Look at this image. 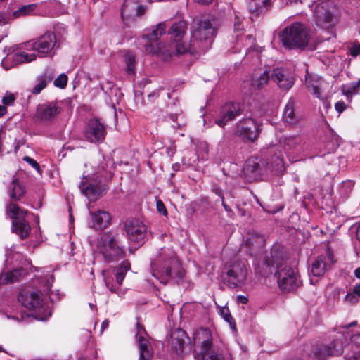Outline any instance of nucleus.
I'll return each instance as SVG.
<instances>
[{"mask_svg": "<svg viewBox=\"0 0 360 360\" xmlns=\"http://www.w3.org/2000/svg\"><path fill=\"white\" fill-rule=\"evenodd\" d=\"M281 1L283 4L285 5L296 4L297 2H302L301 0H281Z\"/></svg>", "mask_w": 360, "mask_h": 360, "instance_id": "nucleus-58", "label": "nucleus"}, {"mask_svg": "<svg viewBox=\"0 0 360 360\" xmlns=\"http://www.w3.org/2000/svg\"><path fill=\"white\" fill-rule=\"evenodd\" d=\"M68 77L65 74H60L55 79L53 84L56 86L64 88L67 85Z\"/></svg>", "mask_w": 360, "mask_h": 360, "instance_id": "nucleus-48", "label": "nucleus"}, {"mask_svg": "<svg viewBox=\"0 0 360 360\" xmlns=\"http://www.w3.org/2000/svg\"><path fill=\"white\" fill-rule=\"evenodd\" d=\"M295 101L293 98H290L286 103L283 113V120L285 123L290 125H297L300 117L295 112Z\"/></svg>", "mask_w": 360, "mask_h": 360, "instance_id": "nucleus-27", "label": "nucleus"}, {"mask_svg": "<svg viewBox=\"0 0 360 360\" xmlns=\"http://www.w3.org/2000/svg\"><path fill=\"white\" fill-rule=\"evenodd\" d=\"M7 112L6 108L4 105H0V117L4 115Z\"/></svg>", "mask_w": 360, "mask_h": 360, "instance_id": "nucleus-61", "label": "nucleus"}, {"mask_svg": "<svg viewBox=\"0 0 360 360\" xmlns=\"http://www.w3.org/2000/svg\"><path fill=\"white\" fill-rule=\"evenodd\" d=\"M283 46L288 49L304 50L309 48L315 49V46L309 44L311 37L309 30L300 22L292 23L283 30L279 34Z\"/></svg>", "mask_w": 360, "mask_h": 360, "instance_id": "nucleus-3", "label": "nucleus"}, {"mask_svg": "<svg viewBox=\"0 0 360 360\" xmlns=\"http://www.w3.org/2000/svg\"><path fill=\"white\" fill-rule=\"evenodd\" d=\"M79 188L82 193L89 200H96L104 193L105 190L100 186L88 182L87 179L84 176Z\"/></svg>", "mask_w": 360, "mask_h": 360, "instance_id": "nucleus-23", "label": "nucleus"}, {"mask_svg": "<svg viewBox=\"0 0 360 360\" xmlns=\"http://www.w3.org/2000/svg\"><path fill=\"white\" fill-rule=\"evenodd\" d=\"M269 78V72L264 71L259 76H254L251 80L250 85L254 89H262L267 84Z\"/></svg>", "mask_w": 360, "mask_h": 360, "instance_id": "nucleus-39", "label": "nucleus"}, {"mask_svg": "<svg viewBox=\"0 0 360 360\" xmlns=\"http://www.w3.org/2000/svg\"><path fill=\"white\" fill-rule=\"evenodd\" d=\"M12 19V15H7L4 13H0V25L8 23Z\"/></svg>", "mask_w": 360, "mask_h": 360, "instance_id": "nucleus-52", "label": "nucleus"}, {"mask_svg": "<svg viewBox=\"0 0 360 360\" xmlns=\"http://www.w3.org/2000/svg\"><path fill=\"white\" fill-rule=\"evenodd\" d=\"M262 124L249 117L240 120L234 127V134L244 141L255 142L261 133Z\"/></svg>", "mask_w": 360, "mask_h": 360, "instance_id": "nucleus-8", "label": "nucleus"}, {"mask_svg": "<svg viewBox=\"0 0 360 360\" xmlns=\"http://www.w3.org/2000/svg\"><path fill=\"white\" fill-rule=\"evenodd\" d=\"M93 227L96 229H105L110 223V214L105 211L98 210L96 212H91Z\"/></svg>", "mask_w": 360, "mask_h": 360, "instance_id": "nucleus-30", "label": "nucleus"}, {"mask_svg": "<svg viewBox=\"0 0 360 360\" xmlns=\"http://www.w3.org/2000/svg\"><path fill=\"white\" fill-rule=\"evenodd\" d=\"M153 276L164 284L170 279L175 278L177 281L184 276V271L173 250L163 249L158 255V258L151 262Z\"/></svg>", "mask_w": 360, "mask_h": 360, "instance_id": "nucleus-1", "label": "nucleus"}, {"mask_svg": "<svg viewBox=\"0 0 360 360\" xmlns=\"http://www.w3.org/2000/svg\"><path fill=\"white\" fill-rule=\"evenodd\" d=\"M25 274L23 269H17L0 275V284H8L19 281Z\"/></svg>", "mask_w": 360, "mask_h": 360, "instance_id": "nucleus-32", "label": "nucleus"}, {"mask_svg": "<svg viewBox=\"0 0 360 360\" xmlns=\"http://www.w3.org/2000/svg\"><path fill=\"white\" fill-rule=\"evenodd\" d=\"M237 299H238V301L242 304H247L248 302V297H246L245 296H243V295L238 296Z\"/></svg>", "mask_w": 360, "mask_h": 360, "instance_id": "nucleus-59", "label": "nucleus"}, {"mask_svg": "<svg viewBox=\"0 0 360 360\" xmlns=\"http://www.w3.org/2000/svg\"><path fill=\"white\" fill-rule=\"evenodd\" d=\"M191 46L193 49H209L217 34V29L208 19H194L191 27Z\"/></svg>", "mask_w": 360, "mask_h": 360, "instance_id": "nucleus-4", "label": "nucleus"}, {"mask_svg": "<svg viewBox=\"0 0 360 360\" xmlns=\"http://www.w3.org/2000/svg\"><path fill=\"white\" fill-rule=\"evenodd\" d=\"M60 110L61 108L57 105V103H44L37 107L36 116L41 121H49L59 114Z\"/></svg>", "mask_w": 360, "mask_h": 360, "instance_id": "nucleus-24", "label": "nucleus"}, {"mask_svg": "<svg viewBox=\"0 0 360 360\" xmlns=\"http://www.w3.org/2000/svg\"><path fill=\"white\" fill-rule=\"evenodd\" d=\"M354 274H355L356 277H357L358 278H360V267L357 268L355 270Z\"/></svg>", "mask_w": 360, "mask_h": 360, "instance_id": "nucleus-64", "label": "nucleus"}, {"mask_svg": "<svg viewBox=\"0 0 360 360\" xmlns=\"http://www.w3.org/2000/svg\"><path fill=\"white\" fill-rule=\"evenodd\" d=\"M37 8V4H36L22 5L12 13V19L13 20L15 18H19L32 15L34 13Z\"/></svg>", "mask_w": 360, "mask_h": 360, "instance_id": "nucleus-34", "label": "nucleus"}, {"mask_svg": "<svg viewBox=\"0 0 360 360\" xmlns=\"http://www.w3.org/2000/svg\"><path fill=\"white\" fill-rule=\"evenodd\" d=\"M159 96V90H155L148 95L150 101H154Z\"/></svg>", "mask_w": 360, "mask_h": 360, "instance_id": "nucleus-55", "label": "nucleus"}, {"mask_svg": "<svg viewBox=\"0 0 360 360\" xmlns=\"http://www.w3.org/2000/svg\"><path fill=\"white\" fill-rule=\"evenodd\" d=\"M23 160L27 163H29L32 167L36 169L37 171H39V165L35 160L29 156L24 157Z\"/></svg>", "mask_w": 360, "mask_h": 360, "instance_id": "nucleus-50", "label": "nucleus"}, {"mask_svg": "<svg viewBox=\"0 0 360 360\" xmlns=\"http://www.w3.org/2000/svg\"><path fill=\"white\" fill-rule=\"evenodd\" d=\"M182 336L183 334H180L179 332L172 335V351L178 356H181L184 354L185 341Z\"/></svg>", "mask_w": 360, "mask_h": 360, "instance_id": "nucleus-36", "label": "nucleus"}, {"mask_svg": "<svg viewBox=\"0 0 360 360\" xmlns=\"http://www.w3.org/2000/svg\"><path fill=\"white\" fill-rule=\"evenodd\" d=\"M284 258L283 248L280 245H274L270 256L266 257L264 260V264L269 269L268 272L272 273L273 269H281Z\"/></svg>", "mask_w": 360, "mask_h": 360, "instance_id": "nucleus-17", "label": "nucleus"}, {"mask_svg": "<svg viewBox=\"0 0 360 360\" xmlns=\"http://www.w3.org/2000/svg\"><path fill=\"white\" fill-rule=\"evenodd\" d=\"M98 248L105 259L108 262L117 261L124 257V250L119 243L118 234L105 232L98 241Z\"/></svg>", "mask_w": 360, "mask_h": 360, "instance_id": "nucleus-5", "label": "nucleus"}, {"mask_svg": "<svg viewBox=\"0 0 360 360\" xmlns=\"http://www.w3.org/2000/svg\"><path fill=\"white\" fill-rule=\"evenodd\" d=\"M277 277L278 286L284 292L295 290L301 285L299 275L290 266H286L278 270Z\"/></svg>", "mask_w": 360, "mask_h": 360, "instance_id": "nucleus-10", "label": "nucleus"}, {"mask_svg": "<svg viewBox=\"0 0 360 360\" xmlns=\"http://www.w3.org/2000/svg\"><path fill=\"white\" fill-rule=\"evenodd\" d=\"M137 330L136 338L140 353L139 360H150L153 356L152 347L149 340L143 335L145 329L139 323H137Z\"/></svg>", "mask_w": 360, "mask_h": 360, "instance_id": "nucleus-21", "label": "nucleus"}, {"mask_svg": "<svg viewBox=\"0 0 360 360\" xmlns=\"http://www.w3.org/2000/svg\"><path fill=\"white\" fill-rule=\"evenodd\" d=\"M7 213L11 214L12 229L21 239L26 238L31 231L29 223L25 220L27 211L21 209L18 205L10 202L6 207Z\"/></svg>", "mask_w": 360, "mask_h": 360, "instance_id": "nucleus-6", "label": "nucleus"}, {"mask_svg": "<svg viewBox=\"0 0 360 360\" xmlns=\"http://www.w3.org/2000/svg\"><path fill=\"white\" fill-rule=\"evenodd\" d=\"M248 274V269L245 262L235 261L226 267L224 280L230 288H236L245 284Z\"/></svg>", "mask_w": 360, "mask_h": 360, "instance_id": "nucleus-7", "label": "nucleus"}, {"mask_svg": "<svg viewBox=\"0 0 360 360\" xmlns=\"http://www.w3.org/2000/svg\"><path fill=\"white\" fill-rule=\"evenodd\" d=\"M37 52L40 57H47L54 55V48L56 45V35L51 32H47L44 34L35 39Z\"/></svg>", "mask_w": 360, "mask_h": 360, "instance_id": "nucleus-15", "label": "nucleus"}, {"mask_svg": "<svg viewBox=\"0 0 360 360\" xmlns=\"http://www.w3.org/2000/svg\"><path fill=\"white\" fill-rule=\"evenodd\" d=\"M85 136L88 141L92 143L103 141L105 136L103 124L98 120H89L85 130Z\"/></svg>", "mask_w": 360, "mask_h": 360, "instance_id": "nucleus-19", "label": "nucleus"}, {"mask_svg": "<svg viewBox=\"0 0 360 360\" xmlns=\"http://www.w3.org/2000/svg\"><path fill=\"white\" fill-rule=\"evenodd\" d=\"M125 60L127 72L129 74L133 73L135 69V56L132 54H128L125 58Z\"/></svg>", "mask_w": 360, "mask_h": 360, "instance_id": "nucleus-45", "label": "nucleus"}, {"mask_svg": "<svg viewBox=\"0 0 360 360\" xmlns=\"http://www.w3.org/2000/svg\"><path fill=\"white\" fill-rule=\"evenodd\" d=\"M146 0H125L121 10L123 22L129 25L136 18L144 14L146 8L141 4Z\"/></svg>", "mask_w": 360, "mask_h": 360, "instance_id": "nucleus-11", "label": "nucleus"}, {"mask_svg": "<svg viewBox=\"0 0 360 360\" xmlns=\"http://www.w3.org/2000/svg\"><path fill=\"white\" fill-rule=\"evenodd\" d=\"M25 189L18 184L17 179H13L9 186L11 198L15 200H19L25 195Z\"/></svg>", "mask_w": 360, "mask_h": 360, "instance_id": "nucleus-37", "label": "nucleus"}, {"mask_svg": "<svg viewBox=\"0 0 360 360\" xmlns=\"http://www.w3.org/2000/svg\"><path fill=\"white\" fill-rule=\"evenodd\" d=\"M360 87V79L357 82L350 83L347 89L344 88V94L347 96L356 94Z\"/></svg>", "mask_w": 360, "mask_h": 360, "instance_id": "nucleus-44", "label": "nucleus"}, {"mask_svg": "<svg viewBox=\"0 0 360 360\" xmlns=\"http://www.w3.org/2000/svg\"><path fill=\"white\" fill-rule=\"evenodd\" d=\"M346 104L343 101H338L335 105V108L338 112H342L346 109Z\"/></svg>", "mask_w": 360, "mask_h": 360, "instance_id": "nucleus-53", "label": "nucleus"}, {"mask_svg": "<svg viewBox=\"0 0 360 360\" xmlns=\"http://www.w3.org/2000/svg\"><path fill=\"white\" fill-rule=\"evenodd\" d=\"M156 206L158 212L162 214L164 216H166L167 214V209L164 205V203L160 200H158L156 202Z\"/></svg>", "mask_w": 360, "mask_h": 360, "instance_id": "nucleus-51", "label": "nucleus"}, {"mask_svg": "<svg viewBox=\"0 0 360 360\" xmlns=\"http://www.w3.org/2000/svg\"><path fill=\"white\" fill-rule=\"evenodd\" d=\"M271 78L283 90H288L294 84L292 75L283 69H274Z\"/></svg>", "mask_w": 360, "mask_h": 360, "instance_id": "nucleus-22", "label": "nucleus"}, {"mask_svg": "<svg viewBox=\"0 0 360 360\" xmlns=\"http://www.w3.org/2000/svg\"><path fill=\"white\" fill-rule=\"evenodd\" d=\"M243 27L244 26L243 24V19L238 15H236L233 25V31L236 33V36L237 38H238V37L242 34Z\"/></svg>", "mask_w": 360, "mask_h": 360, "instance_id": "nucleus-43", "label": "nucleus"}, {"mask_svg": "<svg viewBox=\"0 0 360 360\" xmlns=\"http://www.w3.org/2000/svg\"><path fill=\"white\" fill-rule=\"evenodd\" d=\"M280 143L285 152H289L301 146L303 139L300 135L285 136L281 138Z\"/></svg>", "mask_w": 360, "mask_h": 360, "instance_id": "nucleus-29", "label": "nucleus"}, {"mask_svg": "<svg viewBox=\"0 0 360 360\" xmlns=\"http://www.w3.org/2000/svg\"><path fill=\"white\" fill-rule=\"evenodd\" d=\"M353 292L360 297V284H356L353 288Z\"/></svg>", "mask_w": 360, "mask_h": 360, "instance_id": "nucleus-60", "label": "nucleus"}, {"mask_svg": "<svg viewBox=\"0 0 360 360\" xmlns=\"http://www.w3.org/2000/svg\"><path fill=\"white\" fill-rule=\"evenodd\" d=\"M175 41V44H174V48L175 49V51L177 54H183L191 49L196 50L197 49H193V46H191V44L188 46L186 45L184 43H181V40L178 39H174Z\"/></svg>", "mask_w": 360, "mask_h": 360, "instance_id": "nucleus-41", "label": "nucleus"}, {"mask_svg": "<svg viewBox=\"0 0 360 360\" xmlns=\"http://www.w3.org/2000/svg\"><path fill=\"white\" fill-rule=\"evenodd\" d=\"M333 262L330 254L329 255H320L312 262L311 272L314 276H321Z\"/></svg>", "mask_w": 360, "mask_h": 360, "instance_id": "nucleus-25", "label": "nucleus"}, {"mask_svg": "<svg viewBox=\"0 0 360 360\" xmlns=\"http://www.w3.org/2000/svg\"><path fill=\"white\" fill-rule=\"evenodd\" d=\"M323 356H339L343 352L342 344L338 341H333L328 346H323L321 347Z\"/></svg>", "mask_w": 360, "mask_h": 360, "instance_id": "nucleus-35", "label": "nucleus"}, {"mask_svg": "<svg viewBox=\"0 0 360 360\" xmlns=\"http://www.w3.org/2000/svg\"><path fill=\"white\" fill-rule=\"evenodd\" d=\"M18 300L23 307L29 309H39L43 304V299L39 292L22 291Z\"/></svg>", "mask_w": 360, "mask_h": 360, "instance_id": "nucleus-20", "label": "nucleus"}, {"mask_svg": "<svg viewBox=\"0 0 360 360\" xmlns=\"http://www.w3.org/2000/svg\"><path fill=\"white\" fill-rule=\"evenodd\" d=\"M360 54V44H355L351 48V55L357 56Z\"/></svg>", "mask_w": 360, "mask_h": 360, "instance_id": "nucleus-54", "label": "nucleus"}, {"mask_svg": "<svg viewBox=\"0 0 360 360\" xmlns=\"http://www.w3.org/2000/svg\"><path fill=\"white\" fill-rule=\"evenodd\" d=\"M264 162L257 157L250 158L243 169L244 175L249 181L259 179L262 173Z\"/></svg>", "mask_w": 360, "mask_h": 360, "instance_id": "nucleus-18", "label": "nucleus"}, {"mask_svg": "<svg viewBox=\"0 0 360 360\" xmlns=\"http://www.w3.org/2000/svg\"><path fill=\"white\" fill-rule=\"evenodd\" d=\"M55 77V72L51 68H46L43 73L36 78V84L33 86L31 92L33 94H39L45 89Z\"/></svg>", "mask_w": 360, "mask_h": 360, "instance_id": "nucleus-26", "label": "nucleus"}, {"mask_svg": "<svg viewBox=\"0 0 360 360\" xmlns=\"http://www.w3.org/2000/svg\"><path fill=\"white\" fill-rule=\"evenodd\" d=\"M222 201V205L223 207H224V210L227 212H231V207L227 205L225 202H224V199Z\"/></svg>", "mask_w": 360, "mask_h": 360, "instance_id": "nucleus-63", "label": "nucleus"}, {"mask_svg": "<svg viewBox=\"0 0 360 360\" xmlns=\"http://www.w3.org/2000/svg\"><path fill=\"white\" fill-rule=\"evenodd\" d=\"M352 343L356 345L351 353H347L345 358L347 360H360V334L353 335L351 339Z\"/></svg>", "mask_w": 360, "mask_h": 360, "instance_id": "nucleus-38", "label": "nucleus"}, {"mask_svg": "<svg viewBox=\"0 0 360 360\" xmlns=\"http://www.w3.org/2000/svg\"><path fill=\"white\" fill-rule=\"evenodd\" d=\"M273 162L274 164V169L277 172H281L284 170L283 159L281 155H276L273 158Z\"/></svg>", "mask_w": 360, "mask_h": 360, "instance_id": "nucleus-46", "label": "nucleus"}, {"mask_svg": "<svg viewBox=\"0 0 360 360\" xmlns=\"http://www.w3.org/2000/svg\"><path fill=\"white\" fill-rule=\"evenodd\" d=\"M195 360H231L212 344V335L207 329L200 328L193 334Z\"/></svg>", "mask_w": 360, "mask_h": 360, "instance_id": "nucleus-2", "label": "nucleus"}, {"mask_svg": "<svg viewBox=\"0 0 360 360\" xmlns=\"http://www.w3.org/2000/svg\"><path fill=\"white\" fill-rule=\"evenodd\" d=\"M221 314L223 316L225 321H226L227 322L229 323L231 328L232 329H236V323L234 322H233V319L231 315L230 314L229 309L227 308L222 309L221 310Z\"/></svg>", "mask_w": 360, "mask_h": 360, "instance_id": "nucleus-47", "label": "nucleus"}, {"mask_svg": "<svg viewBox=\"0 0 360 360\" xmlns=\"http://www.w3.org/2000/svg\"><path fill=\"white\" fill-rule=\"evenodd\" d=\"M165 22H160L157 25L151 27L150 32L143 36V39L148 41V44L145 45L147 52L155 53L157 55L164 54L162 44L159 41L161 37L166 33Z\"/></svg>", "mask_w": 360, "mask_h": 360, "instance_id": "nucleus-9", "label": "nucleus"}, {"mask_svg": "<svg viewBox=\"0 0 360 360\" xmlns=\"http://www.w3.org/2000/svg\"><path fill=\"white\" fill-rule=\"evenodd\" d=\"M124 229L129 238L133 242L138 243L142 241L146 236L147 227L137 219H131L126 221Z\"/></svg>", "mask_w": 360, "mask_h": 360, "instance_id": "nucleus-16", "label": "nucleus"}, {"mask_svg": "<svg viewBox=\"0 0 360 360\" xmlns=\"http://www.w3.org/2000/svg\"><path fill=\"white\" fill-rule=\"evenodd\" d=\"M326 86H328L323 80L312 81L307 79V86L310 92L319 99L327 98V94L325 92Z\"/></svg>", "mask_w": 360, "mask_h": 360, "instance_id": "nucleus-28", "label": "nucleus"}, {"mask_svg": "<svg viewBox=\"0 0 360 360\" xmlns=\"http://www.w3.org/2000/svg\"><path fill=\"white\" fill-rule=\"evenodd\" d=\"M243 112V105L240 103H227L220 110V117L215 123L224 127L229 122L232 121Z\"/></svg>", "mask_w": 360, "mask_h": 360, "instance_id": "nucleus-13", "label": "nucleus"}, {"mask_svg": "<svg viewBox=\"0 0 360 360\" xmlns=\"http://www.w3.org/2000/svg\"><path fill=\"white\" fill-rule=\"evenodd\" d=\"M130 264L128 262L124 261L122 262L121 266L117 269L115 278L116 281L119 285H121L123 279L125 277L126 272L129 269Z\"/></svg>", "mask_w": 360, "mask_h": 360, "instance_id": "nucleus-40", "label": "nucleus"}, {"mask_svg": "<svg viewBox=\"0 0 360 360\" xmlns=\"http://www.w3.org/2000/svg\"><path fill=\"white\" fill-rule=\"evenodd\" d=\"M345 300L349 302H356L357 299L356 297V295L353 293H348L345 297Z\"/></svg>", "mask_w": 360, "mask_h": 360, "instance_id": "nucleus-56", "label": "nucleus"}, {"mask_svg": "<svg viewBox=\"0 0 360 360\" xmlns=\"http://www.w3.org/2000/svg\"><path fill=\"white\" fill-rule=\"evenodd\" d=\"M212 191L216 194L218 196H219L221 199V200H224V195H223V193H222V191L221 190L218 188V187H214L212 188Z\"/></svg>", "mask_w": 360, "mask_h": 360, "instance_id": "nucleus-57", "label": "nucleus"}, {"mask_svg": "<svg viewBox=\"0 0 360 360\" xmlns=\"http://www.w3.org/2000/svg\"><path fill=\"white\" fill-rule=\"evenodd\" d=\"M109 325V321L105 320L101 324V330L103 331L105 328H108Z\"/></svg>", "mask_w": 360, "mask_h": 360, "instance_id": "nucleus-62", "label": "nucleus"}, {"mask_svg": "<svg viewBox=\"0 0 360 360\" xmlns=\"http://www.w3.org/2000/svg\"><path fill=\"white\" fill-rule=\"evenodd\" d=\"M36 41L34 40L28 41L25 43L18 45L15 48H18V50L28 51H37Z\"/></svg>", "mask_w": 360, "mask_h": 360, "instance_id": "nucleus-42", "label": "nucleus"}, {"mask_svg": "<svg viewBox=\"0 0 360 360\" xmlns=\"http://www.w3.org/2000/svg\"><path fill=\"white\" fill-rule=\"evenodd\" d=\"M37 59L35 53H29L25 51L15 48L14 52L7 54L2 60L1 64L5 69L9 70L13 65L20 63H28Z\"/></svg>", "mask_w": 360, "mask_h": 360, "instance_id": "nucleus-14", "label": "nucleus"}, {"mask_svg": "<svg viewBox=\"0 0 360 360\" xmlns=\"http://www.w3.org/2000/svg\"><path fill=\"white\" fill-rule=\"evenodd\" d=\"M15 97L14 94L7 93L2 98V103L6 105H11L14 103Z\"/></svg>", "mask_w": 360, "mask_h": 360, "instance_id": "nucleus-49", "label": "nucleus"}, {"mask_svg": "<svg viewBox=\"0 0 360 360\" xmlns=\"http://www.w3.org/2000/svg\"><path fill=\"white\" fill-rule=\"evenodd\" d=\"M246 245L251 249H260L265 243L264 236L255 232L250 233L245 239Z\"/></svg>", "mask_w": 360, "mask_h": 360, "instance_id": "nucleus-33", "label": "nucleus"}, {"mask_svg": "<svg viewBox=\"0 0 360 360\" xmlns=\"http://www.w3.org/2000/svg\"><path fill=\"white\" fill-rule=\"evenodd\" d=\"M187 30V23L184 20L174 22L168 30V34L173 39L181 40Z\"/></svg>", "mask_w": 360, "mask_h": 360, "instance_id": "nucleus-31", "label": "nucleus"}, {"mask_svg": "<svg viewBox=\"0 0 360 360\" xmlns=\"http://www.w3.org/2000/svg\"><path fill=\"white\" fill-rule=\"evenodd\" d=\"M331 4L330 1H322L316 5L314 13L318 25L328 27L336 22V17L330 10Z\"/></svg>", "mask_w": 360, "mask_h": 360, "instance_id": "nucleus-12", "label": "nucleus"}]
</instances>
